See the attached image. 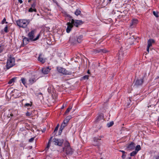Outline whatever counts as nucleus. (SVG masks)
<instances>
[{
    "label": "nucleus",
    "instance_id": "nucleus-1",
    "mask_svg": "<svg viewBox=\"0 0 159 159\" xmlns=\"http://www.w3.org/2000/svg\"><path fill=\"white\" fill-rule=\"evenodd\" d=\"M65 147L63 148V150L65 151L67 155H71L72 154L73 150L71 148L70 143L66 141L64 143Z\"/></svg>",
    "mask_w": 159,
    "mask_h": 159
},
{
    "label": "nucleus",
    "instance_id": "nucleus-2",
    "mask_svg": "<svg viewBox=\"0 0 159 159\" xmlns=\"http://www.w3.org/2000/svg\"><path fill=\"white\" fill-rule=\"evenodd\" d=\"M30 22L29 20H20L16 22L17 25L20 27L25 28Z\"/></svg>",
    "mask_w": 159,
    "mask_h": 159
},
{
    "label": "nucleus",
    "instance_id": "nucleus-3",
    "mask_svg": "<svg viewBox=\"0 0 159 159\" xmlns=\"http://www.w3.org/2000/svg\"><path fill=\"white\" fill-rule=\"evenodd\" d=\"M15 59L14 58L10 57L7 60L6 66L7 70L9 69L15 65Z\"/></svg>",
    "mask_w": 159,
    "mask_h": 159
},
{
    "label": "nucleus",
    "instance_id": "nucleus-4",
    "mask_svg": "<svg viewBox=\"0 0 159 159\" xmlns=\"http://www.w3.org/2000/svg\"><path fill=\"white\" fill-rule=\"evenodd\" d=\"M57 70L59 72L63 74L70 75L72 74L71 72L68 71L65 69L61 67H57Z\"/></svg>",
    "mask_w": 159,
    "mask_h": 159
},
{
    "label": "nucleus",
    "instance_id": "nucleus-5",
    "mask_svg": "<svg viewBox=\"0 0 159 159\" xmlns=\"http://www.w3.org/2000/svg\"><path fill=\"white\" fill-rule=\"evenodd\" d=\"M71 23L73 25L78 27L79 25H81L83 24V22L82 20H75L73 19L71 20Z\"/></svg>",
    "mask_w": 159,
    "mask_h": 159
},
{
    "label": "nucleus",
    "instance_id": "nucleus-6",
    "mask_svg": "<svg viewBox=\"0 0 159 159\" xmlns=\"http://www.w3.org/2000/svg\"><path fill=\"white\" fill-rule=\"evenodd\" d=\"M63 141L64 140L63 139L54 138L53 139V142L54 143V144L59 146H61L62 145Z\"/></svg>",
    "mask_w": 159,
    "mask_h": 159
},
{
    "label": "nucleus",
    "instance_id": "nucleus-7",
    "mask_svg": "<svg viewBox=\"0 0 159 159\" xmlns=\"http://www.w3.org/2000/svg\"><path fill=\"white\" fill-rule=\"evenodd\" d=\"M83 38V36L82 35L79 36L78 37H77V40H75V41H73V38H70V42L71 43H72L73 44H77V43H80L82 40V39Z\"/></svg>",
    "mask_w": 159,
    "mask_h": 159
},
{
    "label": "nucleus",
    "instance_id": "nucleus-8",
    "mask_svg": "<svg viewBox=\"0 0 159 159\" xmlns=\"http://www.w3.org/2000/svg\"><path fill=\"white\" fill-rule=\"evenodd\" d=\"M38 78L35 77L34 75H33L30 77L28 80L29 84L30 85L32 84L33 83L36 82Z\"/></svg>",
    "mask_w": 159,
    "mask_h": 159
},
{
    "label": "nucleus",
    "instance_id": "nucleus-9",
    "mask_svg": "<svg viewBox=\"0 0 159 159\" xmlns=\"http://www.w3.org/2000/svg\"><path fill=\"white\" fill-rule=\"evenodd\" d=\"M66 25H67V26L66 29V31L67 33H69L71 31L73 26L71 23L70 22H67Z\"/></svg>",
    "mask_w": 159,
    "mask_h": 159
},
{
    "label": "nucleus",
    "instance_id": "nucleus-10",
    "mask_svg": "<svg viewBox=\"0 0 159 159\" xmlns=\"http://www.w3.org/2000/svg\"><path fill=\"white\" fill-rule=\"evenodd\" d=\"M134 148L135 144L133 142H132L130 144L127 145L126 149L127 150H132L134 149Z\"/></svg>",
    "mask_w": 159,
    "mask_h": 159
},
{
    "label": "nucleus",
    "instance_id": "nucleus-11",
    "mask_svg": "<svg viewBox=\"0 0 159 159\" xmlns=\"http://www.w3.org/2000/svg\"><path fill=\"white\" fill-rule=\"evenodd\" d=\"M50 70L48 67L43 68L42 69V72L44 74H47L49 72Z\"/></svg>",
    "mask_w": 159,
    "mask_h": 159
},
{
    "label": "nucleus",
    "instance_id": "nucleus-12",
    "mask_svg": "<svg viewBox=\"0 0 159 159\" xmlns=\"http://www.w3.org/2000/svg\"><path fill=\"white\" fill-rule=\"evenodd\" d=\"M34 31L33 30L29 32L28 34V36L29 39L32 41L34 37Z\"/></svg>",
    "mask_w": 159,
    "mask_h": 159
},
{
    "label": "nucleus",
    "instance_id": "nucleus-13",
    "mask_svg": "<svg viewBox=\"0 0 159 159\" xmlns=\"http://www.w3.org/2000/svg\"><path fill=\"white\" fill-rule=\"evenodd\" d=\"M107 52L104 49H98L94 50V52L95 53L101 52V53H106Z\"/></svg>",
    "mask_w": 159,
    "mask_h": 159
},
{
    "label": "nucleus",
    "instance_id": "nucleus-14",
    "mask_svg": "<svg viewBox=\"0 0 159 159\" xmlns=\"http://www.w3.org/2000/svg\"><path fill=\"white\" fill-rule=\"evenodd\" d=\"M143 82V79L141 78L139 80H137L135 83V84L136 85H141Z\"/></svg>",
    "mask_w": 159,
    "mask_h": 159
},
{
    "label": "nucleus",
    "instance_id": "nucleus-15",
    "mask_svg": "<svg viewBox=\"0 0 159 159\" xmlns=\"http://www.w3.org/2000/svg\"><path fill=\"white\" fill-rule=\"evenodd\" d=\"M31 40L30 39H28L25 37H24L23 38V44L25 45L27 44L28 42L30 41Z\"/></svg>",
    "mask_w": 159,
    "mask_h": 159
},
{
    "label": "nucleus",
    "instance_id": "nucleus-16",
    "mask_svg": "<svg viewBox=\"0 0 159 159\" xmlns=\"http://www.w3.org/2000/svg\"><path fill=\"white\" fill-rule=\"evenodd\" d=\"M103 116L102 114H101L99 115L97 117L96 120H95V122L96 123H97L99 121L103 119Z\"/></svg>",
    "mask_w": 159,
    "mask_h": 159
},
{
    "label": "nucleus",
    "instance_id": "nucleus-17",
    "mask_svg": "<svg viewBox=\"0 0 159 159\" xmlns=\"http://www.w3.org/2000/svg\"><path fill=\"white\" fill-rule=\"evenodd\" d=\"M42 54H40L39 55V57H38V60L39 61L41 62L42 63H44L45 62V60L44 59L43 57H42Z\"/></svg>",
    "mask_w": 159,
    "mask_h": 159
},
{
    "label": "nucleus",
    "instance_id": "nucleus-18",
    "mask_svg": "<svg viewBox=\"0 0 159 159\" xmlns=\"http://www.w3.org/2000/svg\"><path fill=\"white\" fill-rule=\"evenodd\" d=\"M52 137H53L52 136L51 137V138H50V139H49V140L48 141V144L47 145V147L45 149V150L46 151H47L48 149H49V147L50 146L51 142V141H52Z\"/></svg>",
    "mask_w": 159,
    "mask_h": 159
},
{
    "label": "nucleus",
    "instance_id": "nucleus-19",
    "mask_svg": "<svg viewBox=\"0 0 159 159\" xmlns=\"http://www.w3.org/2000/svg\"><path fill=\"white\" fill-rule=\"evenodd\" d=\"M154 42L155 41L153 39H149V40H148V44L147 47H150L152 46V43H154Z\"/></svg>",
    "mask_w": 159,
    "mask_h": 159
},
{
    "label": "nucleus",
    "instance_id": "nucleus-20",
    "mask_svg": "<svg viewBox=\"0 0 159 159\" xmlns=\"http://www.w3.org/2000/svg\"><path fill=\"white\" fill-rule=\"evenodd\" d=\"M72 117L71 116H68L66 117L63 121L67 124L70 119Z\"/></svg>",
    "mask_w": 159,
    "mask_h": 159
},
{
    "label": "nucleus",
    "instance_id": "nucleus-21",
    "mask_svg": "<svg viewBox=\"0 0 159 159\" xmlns=\"http://www.w3.org/2000/svg\"><path fill=\"white\" fill-rule=\"evenodd\" d=\"M138 22V20L136 19H134L133 20L131 24H130V26L131 27V28H132V26L133 25H134L136 24Z\"/></svg>",
    "mask_w": 159,
    "mask_h": 159
},
{
    "label": "nucleus",
    "instance_id": "nucleus-22",
    "mask_svg": "<svg viewBox=\"0 0 159 159\" xmlns=\"http://www.w3.org/2000/svg\"><path fill=\"white\" fill-rule=\"evenodd\" d=\"M21 81L22 83V84H24V85L25 86L27 87L26 86V80L24 78H22L21 79Z\"/></svg>",
    "mask_w": 159,
    "mask_h": 159
},
{
    "label": "nucleus",
    "instance_id": "nucleus-23",
    "mask_svg": "<svg viewBox=\"0 0 159 159\" xmlns=\"http://www.w3.org/2000/svg\"><path fill=\"white\" fill-rule=\"evenodd\" d=\"M151 159H159V153L157 154L154 156H152Z\"/></svg>",
    "mask_w": 159,
    "mask_h": 159
},
{
    "label": "nucleus",
    "instance_id": "nucleus-24",
    "mask_svg": "<svg viewBox=\"0 0 159 159\" xmlns=\"http://www.w3.org/2000/svg\"><path fill=\"white\" fill-rule=\"evenodd\" d=\"M17 77H14L8 81V83L9 84H11L13 82H14L16 80Z\"/></svg>",
    "mask_w": 159,
    "mask_h": 159
},
{
    "label": "nucleus",
    "instance_id": "nucleus-25",
    "mask_svg": "<svg viewBox=\"0 0 159 159\" xmlns=\"http://www.w3.org/2000/svg\"><path fill=\"white\" fill-rule=\"evenodd\" d=\"M32 102H30V103H26L24 105V107H30L32 105Z\"/></svg>",
    "mask_w": 159,
    "mask_h": 159
},
{
    "label": "nucleus",
    "instance_id": "nucleus-26",
    "mask_svg": "<svg viewBox=\"0 0 159 159\" xmlns=\"http://www.w3.org/2000/svg\"><path fill=\"white\" fill-rule=\"evenodd\" d=\"M59 127V124H58L57 126L55 127L54 130V131L53 132V134L54 135H55L56 134V132L58 130V128Z\"/></svg>",
    "mask_w": 159,
    "mask_h": 159
},
{
    "label": "nucleus",
    "instance_id": "nucleus-27",
    "mask_svg": "<svg viewBox=\"0 0 159 159\" xmlns=\"http://www.w3.org/2000/svg\"><path fill=\"white\" fill-rule=\"evenodd\" d=\"M80 13H81V11L79 9H77L76 11H75V14L76 16H78V15H80Z\"/></svg>",
    "mask_w": 159,
    "mask_h": 159
},
{
    "label": "nucleus",
    "instance_id": "nucleus-28",
    "mask_svg": "<svg viewBox=\"0 0 159 159\" xmlns=\"http://www.w3.org/2000/svg\"><path fill=\"white\" fill-rule=\"evenodd\" d=\"M29 11L30 12H32L34 11L36 12V9L35 8H33L32 7H30L29 10Z\"/></svg>",
    "mask_w": 159,
    "mask_h": 159
},
{
    "label": "nucleus",
    "instance_id": "nucleus-29",
    "mask_svg": "<svg viewBox=\"0 0 159 159\" xmlns=\"http://www.w3.org/2000/svg\"><path fill=\"white\" fill-rule=\"evenodd\" d=\"M72 107L71 106L69 107L67 109L65 113V115L67 114L70 111V110L72 108Z\"/></svg>",
    "mask_w": 159,
    "mask_h": 159
},
{
    "label": "nucleus",
    "instance_id": "nucleus-30",
    "mask_svg": "<svg viewBox=\"0 0 159 159\" xmlns=\"http://www.w3.org/2000/svg\"><path fill=\"white\" fill-rule=\"evenodd\" d=\"M114 124V122L113 121H111L110 123H108L107 124V126L108 127H110L113 125Z\"/></svg>",
    "mask_w": 159,
    "mask_h": 159
},
{
    "label": "nucleus",
    "instance_id": "nucleus-31",
    "mask_svg": "<svg viewBox=\"0 0 159 159\" xmlns=\"http://www.w3.org/2000/svg\"><path fill=\"white\" fill-rule=\"evenodd\" d=\"M137 152H137V151H133L130 153V156H134L137 153Z\"/></svg>",
    "mask_w": 159,
    "mask_h": 159
},
{
    "label": "nucleus",
    "instance_id": "nucleus-32",
    "mask_svg": "<svg viewBox=\"0 0 159 159\" xmlns=\"http://www.w3.org/2000/svg\"><path fill=\"white\" fill-rule=\"evenodd\" d=\"M141 149V147L140 145H137L135 148V151H137V152H138Z\"/></svg>",
    "mask_w": 159,
    "mask_h": 159
},
{
    "label": "nucleus",
    "instance_id": "nucleus-33",
    "mask_svg": "<svg viewBox=\"0 0 159 159\" xmlns=\"http://www.w3.org/2000/svg\"><path fill=\"white\" fill-rule=\"evenodd\" d=\"M67 123L63 121V122L62 123L61 125V127H62L63 129H64V128L66 126Z\"/></svg>",
    "mask_w": 159,
    "mask_h": 159
},
{
    "label": "nucleus",
    "instance_id": "nucleus-34",
    "mask_svg": "<svg viewBox=\"0 0 159 159\" xmlns=\"http://www.w3.org/2000/svg\"><path fill=\"white\" fill-rule=\"evenodd\" d=\"M153 13L154 15L156 17H158L159 16L158 13L155 11L153 12Z\"/></svg>",
    "mask_w": 159,
    "mask_h": 159
},
{
    "label": "nucleus",
    "instance_id": "nucleus-35",
    "mask_svg": "<svg viewBox=\"0 0 159 159\" xmlns=\"http://www.w3.org/2000/svg\"><path fill=\"white\" fill-rule=\"evenodd\" d=\"M63 129L62 128V127L61 128L60 127V129H59V132H58V135H60L61 134Z\"/></svg>",
    "mask_w": 159,
    "mask_h": 159
},
{
    "label": "nucleus",
    "instance_id": "nucleus-36",
    "mask_svg": "<svg viewBox=\"0 0 159 159\" xmlns=\"http://www.w3.org/2000/svg\"><path fill=\"white\" fill-rule=\"evenodd\" d=\"M101 140L99 138H98L95 137L94 138V141L95 142H97L98 140Z\"/></svg>",
    "mask_w": 159,
    "mask_h": 159
},
{
    "label": "nucleus",
    "instance_id": "nucleus-37",
    "mask_svg": "<svg viewBox=\"0 0 159 159\" xmlns=\"http://www.w3.org/2000/svg\"><path fill=\"white\" fill-rule=\"evenodd\" d=\"M126 153L122 154V155L121 156V157L123 159H124L125 158V157L126 156Z\"/></svg>",
    "mask_w": 159,
    "mask_h": 159
},
{
    "label": "nucleus",
    "instance_id": "nucleus-38",
    "mask_svg": "<svg viewBox=\"0 0 159 159\" xmlns=\"http://www.w3.org/2000/svg\"><path fill=\"white\" fill-rule=\"evenodd\" d=\"M83 78L84 80L88 79L89 78V76L88 75H84L83 77Z\"/></svg>",
    "mask_w": 159,
    "mask_h": 159
},
{
    "label": "nucleus",
    "instance_id": "nucleus-39",
    "mask_svg": "<svg viewBox=\"0 0 159 159\" xmlns=\"http://www.w3.org/2000/svg\"><path fill=\"white\" fill-rule=\"evenodd\" d=\"M31 114V113L30 112H27L26 113V115L27 116H30Z\"/></svg>",
    "mask_w": 159,
    "mask_h": 159
},
{
    "label": "nucleus",
    "instance_id": "nucleus-40",
    "mask_svg": "<svg viewBox=\"0 0 159 159\" xmlns=\"http://www.w3.org/2000/svg\"><path fill=\"white\" fill-rule=\"evenodd\" d=\"M7 29H8V27L7 25L4 28V31L6 33H7L8 32Z\"/></svg>",
    "mask_w": 159,
    "mask_h": 159
},
{
    "label": "nucleus",
    "instance_id": "nucleus-41",
    "mask_svg": "<svg viewBox=\"0 0 159 159\" xmlns=\"http://www.w3.org/2000/svg\"><path fill=\"white\" fill-rule=\"evenodd\" d=\"M39 35L38 34L36 38L33 39L32 41H36V40L38 39L39 38Z\"/></svg>",
    "mask_w": 159,
    "mask_h": 159
},
{
    "label": "nucleus",
    "instance_id": "nucleus-42",
    "mask_svg": "<svg viewBox=\"0 0 159 159\" xmlns=\"http://www.w3.org/2000/svg\"><path fill=\"white\" fill-rule=\"evenodd\" d=\"M35 3H34L32 4L31 5V7L33 8H35Z\"/></svg>",
    "mask_w": 159,
    "mask_h": 159
},
{
    "label": "nucleus",
    "instance_id": "nucleus-43",
    "mask_svg": "<svg viewBox=\"0 0 159 159\" xmlns=\"http://www.w3.org/2000/svg\"><path fill=\"white\" fill-rule=\"evenodd\" d=\"M34 139V138H30V139H29V141L30 142H33V141Z\"/></svg>",
    "mask_w": 159,
    "mask_h": 159
},
{
    "label": "nucleus",
    "instance_id": "nucleus-44",
    "mask_svg": "<svg viewBox=\"0 0 159 159\" xmlns=\"http://www.w3.org/2000/svg\"><path fill=\"white\" fill-rule=\"evenodd\" d=\"M6 21V19L5 18H4L2 21V23H1L2 24H4L5 23V22Z\"/></svg>",
    "mask_w": 159,
    "mask_h": 159
},
{
    "label": "nucleus",
    "instance_id": "nucleus-45",
    "mask_svg": "<svg viewBox=\"0 0 159 159\" xmlns=\"http://www.w3.org/2000/svg\"><path fill=\"white\" fill-rule=\"evenodd\" d=\"M20 147H24V144L23 143H21L20 144Z\"/></svg>",
    "mask_w": 159,
    "mask_h": 159
},
{
    "label": "nucleus",
    "instance_id": "nucleus-46",
    "mask_svg": "<svg viewBox=\"0 0 159 159\" xmlns=\"http://www.w3.org/2000/svg\"><path fill=\"white\" fill-rule=\"evenodd\" d=\"M119 151L122 152V154L126 153L125 151L123 150H119Z\"/></svg>",
    "mask_w": 159,
    "mask_h": 159
},
{
    "label": "nucleus",
    "instance_id": "nucleus-47",
    "mask_svg": "<svg viewBox=\"0 0 159 159\" xmlns=\"http://www.w3.org/2000/svg\"><path fill=\"white\" fill-rule=\"evenodd\" d=\"M71 38H73V41H75V40H77V37H76L75 38L74 37H71Z\"/></svg>",
    "mask_w": 159,
    "mask_h": 159
},
{
    "label": "nucleus",
    "instance_id": "nucleus-48",
    "mask_svg": "<svg viewBox=\"0 0 159 159\" xmlns=\"http://www.w3.org/2000/svg\"><path fill=\"white\" fill-rule=\"evenodd\" d=\"M18 1L20 3H22L23 2V1L22 0H18Z\"/></svg>",
    "mask_w": 159,
    "mask_h": 159
},
{
    "label": "nucleus",
    "instance_id": "nucleus-49",
    "mask_svg": "<svg viewBox=\"0 0 159 159\" xmlns=\"http://www.w3.org/2000/svg\"><path fill=\"white\" fill-rule=\"evenodd\" d=\"M149 48L150 47H147V51L148 52H149Z\"/></svg>",
    "mask_w": 159,
    "mask_h": 159
},
{
    "label": "nucleus",
    "instance_id": "nucleus-50",
    "mask_svg": "<svg viewBox=\"0 0 159 159\" xmlns=\"http://www.w3.org/2000/svg\"><path fill=\"white\" fill-rule=\"evenodd\" d=\"M112 0H108V2L110 3Z\"/></svg>",
    "mask_w": 159,
    "mask_h": 159
},
{
    "label": "nucleus",
    "instance_id": "nucleus-51",
    "mask_svg": "<svg viewBox=\"0 0 159 159\" xmlns=\"http://www.w3.org/2000/svg\"><path fill=\"white\" fill-rule=\"evenodd\" d=\"M103 137V136H99L98 138H99V139H101V138H102Z\"/></svg>",
    "mask_w": 159,
    "mask_h": 159
},
{
    "label": "nucleus",
    "instance_id": "nucleus-52",
    "mask_svg": "<svg viewBox=\"0 0 159 159\" xmlns=\"http://www.w3.org/2000/svg\"><path fill=\"white\" fill-rule=\"evenodd\" d=\"M16 92H17V90H14V92L15 93H15H16Z\"/></svg>",
    "mask_w": 159,
    "mask_h": 159
},
{
    "label": "nucleus",
    "instance_id": "nucleus-53",
    "mask_svg": "<svg viewBox=\"0 0 159 159\" xmlns=\"http://www.w3.org/2000/svg\"><path fill=\"white\" fill-rule=\"evenodd\" d=\"M10 116H13V115L12 114H10Z\"/></svg>",
    "mask_w": 159,
    "mask_h": 159
},
{
    "label": "nucleus",
    "instance_id": "nucleus-54",
    "mask_svg": "<svg viewBox=\"0 0 159 159\" xmlns=\"http://www.w3.org/2000/svg\"><path fill=\"white\" fill-rule=\"evenodd\" d=\"M87 73L89 74H90V72H89V70H88L87 71Z\"/></svg>",
    "mask_w": 159,
    "mask_h": 159
},
{
    "label": "nucleus",
    "instance_id": "nucleus-55",
    "mask_svg": "<svg viewBox=\"0 0 159 159\" xmlns=\"http://www.w3.org/2000/svg\"><path fill=\"white\" fill-rule=\"evenodd\" d=\"M127 159H132L130 157H128Z\"/></svg>",
    "mask_w": 159,
    "mask_h": 159
},
{
    "label": "nucleus",
    "instance_id": "nucleus-56",
    "mask_svg": "<svg viewBox=\"0 0 159 159\" xmlns=\"http://www.w3.org/2000/svg\"><path fill=\"white\" fill-rule=\"evenodd\" d=\"M64 108V105H63L62 106V107H61V109H62Z\"/></svg>",
    "mask_w": 159,
    "mask_h": 159
},
{
    "label": "nucleus",
    "instance_id": "nucleus-57",
    "mask_svg": "<svg viewBox=\"0 0 159 159\" xmlns=\"http://www.w3.org/2000/svg\"><path fill=\"white\" fill-rule=\"evenodd\" d=\"M13 95V96H15V98H17V97H16V96H15V94L14 93Z\"/></svg>",
    "mask_w": 159,
    "mask_h": 159
},
{
    "label": "nucleus",
    "instance_id": "nucleus-58",
    "mask_svg": "<svg viewBox=\"0 0 159 159\" xmlns=\"http://www.w3.org/2000/svg\"><path fill=\"white\" fill-rule=\"evenodd\" d=\"M30 1H31V0H28V2H30Z\"/></svg>",
    "mask_w": 159,
    "mask_h": 159
},
{
    "label": "nucleus",
    "instance_id": "nucleus-59",
    "mask_svg": "<svg viewBox=\"0 0 159 159\" xmlns=\"http://www.w3.org/2000/svg\"><path fill=\"white\" fill-rule=\"evenodd\" d=\"M5 23H6V24H7V23H7V22H6H6H5Z\"/></svg>",
    "mask_w": 159,
    "mask_h": 159
},
{
    "label": "nucleus",
    "instance_id": "nucleus-60",
    "mask_svg": "<svg viewBox=\"0 0 159 159\" xmlns=\"http://www.w3.org/2000/svg\"><path fill=\"white\" fill-rule=\"evenodd\" d=\"M97 145V144H96L95 145V146H96Z\"/></svg>",
    "mask_w": 159,
    "mask_h": 159
},
{
    "label": "nucleus",
    "instance_id": "nucleus-61",
    "mask_svg": "<svg viewBox=\"0 0 159 159\" xmlns=\"http://www.w3.org/2000/svg\"><path fill=\"white\" fill-rule=\"evenodd\" d=\"M39 94H42V93H40Z\"/></svg>",
    "mask_w": 159,
    "mask_h": 159
},
{
    "label": "nucleus",
    "instance_id": "nucleus-62",
    "mask_svg": "<svg viewBox=\"0 0 159 159\" xmlns=\"http://www.w3.org/2000/svg\"><path fill=\"white\" fill-rule=\"evenodd\" d=\"M100 159H102V158Z\"/></svg>",
    "mask_w": 159,
    "mask_h": 159
}]
</instances>
